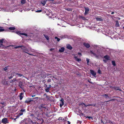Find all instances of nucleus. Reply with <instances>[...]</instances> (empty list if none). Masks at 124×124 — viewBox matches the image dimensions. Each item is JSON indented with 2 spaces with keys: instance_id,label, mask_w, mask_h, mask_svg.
I'll use <instances>...</instances> for the list:
<instances>
[{
  "instance_id": "aec40b11",
  "label": "nucleus",
  "mask_w": 124,
  "mask_h": 124,
  "mask_svg": "<svg viewBox=\"0 0 124 124\" xmlns=\"http://www.w3.org/2000/svg\"><path fill=\"white\" fill-rule=\"evenodd\" d=\"M26 2L25 0H22L21 1V3L22 5L25 4Z\"/></svg>"
},
{
  "instance_id": "4468645a",
  "label": "nucleus",
  "mask_w": 124,
  "mask_h": 124,
  "mask_svg": "<svg viewBox=\"0 0 124 124\" xmlns=\"http://www.w3.org/2000/svg\"><path fill=\"white\" fill-rule=\"evenodd\" d=\"M52 97V96H46V98H47V100H49L50 101H51L52 100L51 98Z\"/></svg>"
},
{
  "instance_id": "0e129e2a",
  "label": "nucleus",
  "mask_w": 124,
  "mask_h": 124,
  "mask_svg": "<svg viewBox=\"0 0 124 124\" xmlns=\"http://www.w3.org/2000/svg\"><path fill=\"white\" fill-rule=\"evenodd\" d=\"M44 95H46V96H47V95L46 93H45L44 94Z\"/></svg>"
},
{
  "instance_id": "69168bd1",
  "label": "nucleus",
  "mask_w": 124,
  "mask_h": 124,
  "mask_svg": "<svg viewBox=\"0 0 124 124\" xmlns=\"http://www.w3.org/2000/svg\"><path fill=\"white\" fill-rule=\"evenodd\" d=\"M51 87V85H49V87H49V88H50Z\"/></svg>"
},
{
  "instance_id": "338daca9",
  "label": "nucleus",
  "mask_w": 124,
  "mask_h": 124,
  "mask_svg": "<svg viewBox=\"0 0 124 124\" xmlns=\"http://www.w3.org/2000/svg\"><path fill=\"white\" fill-rule=\"evenodd\" d=\"M35 96V95H32L31 96L32 97H33Z\"/></svg>"
},
{
  "instance_id": "13d9d810",
  "label": "nucleus",
  "mask_w": 124,
  "mask_h": 124,
  "mask_svg": "<svg viewBox=\"0 0 124 124\" xmlns=\"http://www.w3.org/2000/svg\"><path fill=\"white\" fill-rule=\"evenodd\" d=\"M110 100L109 101H106V102H109V101H111V100Z\"/></svg>"
},
{
  "instance_id": "79ce46f5",
  "label": "nucleus",
  "mask_w": 124,
  "mask_h": 124,
  "mask_svg": "<svg viewBox=\"0 0 124 124\" xmlns=\"http://www.w3.org/2000/svg\"><path fill=\"white\" fill-rule=\"evenodd\" d=\"M16 75H18V76H23V75H21V74H19L18 73H17L16 74Z\"/></svg>"
},
{
  "instance_id": "72a5a7b5",
  "label": "nucleus",
  "mask_w": 124,
  "mask_h": 124,
  "mask_svg": "<svg viewBox=\"0 0 124 124\" xmlns=\"http://www.w3.org/2000/svg\"><path fill=\"white\" fill-rule=\"evenodd\" d=\"M20 46V47H21L22 49H24V48H25V47L23 46Z\"/></svg>"
},
{
  "instance_id": "a211bd4d",
  "label": "nucleus",
  "mask_w": 124,
  "mask_h": 124,
  "mask_svg": "<svg viewBox=\"0 0 124 124\" xmlns=\"http://www.w3.org/2000/svg\"><path fill=\"white\" fill-rule=\"evenodd\" d=\"M113 89H115L116 90H119V91L121 90L120 89H119V88L118 87H113Z\"/></svg>"
},
{
  "instance_id": "4be33fe9",
  "label": "nucleus",
  "mask_w": 124,
  "mask_h": 124,
  "mask_svg": "<svg viewBox=\"0 0 124 124\" xmlns=\"http://www.w3.org/2000/svg\"><path fill=\"white\" fill-rule=\"evenodd\" d=\"M44 35L45 38L47 40H49V37L48 36L45 34H44Z\"/></svg>"
},
{
  "instance_id": "37998d69",
  "label": "nucleus",
  "mask_w": 124,
  "mask_h": 124,
  "mask_svg": "<svg viewBox=\"0 0 124 124\" xmlns=\"http://www.w3.org/2000/svg\"><path fill=\"white\" fill-rule=\"evenodd\" d=\"M66 9L68 11H70L71 10V9L70 8H68L67 9Z\"/></svg>"
},
{
  "instance_id": "4d7b16f0",
  "label": "nucleus",
  "mask_w": 124,
  "mask_h": 124,
  "mask_svg": "<svg viewBox=\"0 0 124 124\" xmlns=\"http://www.w3.org/2000/svg\"><path fill=\"white\" fill-rule=\"evenodd\" d=\"M68 124H70V123L69 121H68Z\"/></svg>"
},
{
  "instance_id": "20e7f679",
  "label": "nucleus",
  "mask_w": 124,
  "mask_h": 124,
  "mask_svg": "<svg viewBox=\"0 0 124 124\" xmlns=\"http://www.w3.org/2000/svg\"><path fill=\"white\" fill-rule=\"evenodd\" d=\"M90 53L93 54L94 56L96 58H99V55L93 53L92 51H90Z\"/></svg>"
},
{
  "instance_id": "2f4dec72",
  "label": "nucleus",
  "mask_w": 124,
  "mask_h": 124,
  "mask_svg": "<svg viewBox=\"0 0 124 124\" xmlns=\"http://www.w3.org/2000/svg\"><path fill=\"white\" fill-rule=\"evenodd\" d=\"M86 60L87 62V65H88L89 64V59L88 58H87Z\"/></svg>"
},
{
  "instance_id": "680f3d73",
  "label": "nucleus",
  "mask_w": 124,
  "mask_h": 124,
  "mask_svg": "<svg viewBox=\"0 0 124 124\" xmlns=\"http://www.w3.org/2000/svg\"><path fill=\"white\" fill-rule=\"evenodd\" d=\"M28 54L30 55H33V54H30V53H29Z\"/></svg>"
},
{
  "instance_id": "4c0bfd02",
  "label": "nucleus",
  "mask_w": 124,
  "mask_h": 124,
  "mask_svg": "<svg viewBox=\"0 0 124 124\" xmlns=\"http://www.w3.org/2000/svg\"><path fill=\"white\" fill-rule=\"evenodd\" d=\"M98 73L99 74L101 73V70H100L99 69L98 70Z\"/></svg>"
},
{
  "instance_id": "a878e982",
  "label": "nucleus",
  "mask_w": 124,
  "mask_h": 124,
  "mask_svg": "<svg viewBox=\"0 0 124 124\" xmlns=\"http://www.w3.org/2000/svg\"><path fill=\"white\" fill-rule=\"evenodd\" d=\"M49 87H47L45 89V90L46 92H48L49 91Z\"/></svg>"
},
{
  "instance_id": "ea45409f",
  "label": "nucleus",
  "mask_w": 124,
  "mask_h": 124,
  "mask_svg": "<svg viewBox=\"0 0 124 124\" xmlns=\"http://www.w3.org/2000/svg\"><path fill=\"white\" fill-rule=\"evenodd\" d=\"M7 67H6L4 68V70L5 71H7Z\"/></svg>"
},
{
  "instance_id": "e433bc0d",
  "label": "nucleus",
  "mask_w": 124,
  "mask_h": 124,
  "mask_svg": "<svg viewBox=\"0 0 124 124\" xmlns=\"http://www.w3.org/2000/svg\"><path fill=\"white\" fill-rule=\"evenodd\" d=\"M51 81V79H49L47 80V82H50Z\"/></svg>"
},
{
  "instance_id": "cd10ccee",
  "label": "nucleus",
  "mask_w": 124,
  "mask_h": 124,
  "mask_svg": "<svg viewBox=\"0 0 124 124\" xmlns=\"http://www.w3.org/2000/svg\"><path fill=\"white\" fill-rule=\"evenodd\" d=\"M103 96H105V97L106 98H107L108 97V95L105 94H104Z\"/></svg>"
},
{
  "instance_id": "0eeeda50",
  "label": "nucleus",
  "mask_w": 124,
  "mask_h": 124,
  "mask_svg": "<svg viewBox=\"0 0 124 124\" xmlns=\"http://www.w3.org/2000/svg\"><path fill=\"white\" fill-rule=\"evenodd\" d=\"M47 0H42L41 1V3L43 4V6H44L46 4Z\"/></svg>"
},
{
  "instance_id": "6e6d98bb",
  "label": "nucleus",
  "mask_w": 124,
  "mask_h": 124,
  "mask_svg": "<svg viewBox=\"0 0 124 124\" xmlns=\"http://www.w3.org/2000/svg\"><path fill=\"white\" fill-rule=\"evenodd\" d=\"M48 1H52V2H53L54 1V0H47Z\"/></svg>"
},
{
  "instance_id": "2eb2a0df",
  "label": "nucleus",
  "mask_w": 124,
  "mask_h": 124,
  "mask_svg": "<svg viewBox=\"0 0 124 124\" xmlns=\"http://www.w3.org/2000/svg\"><path fill=\"white\" fill-rule=\"evenodd\" d=\"M67 48L68 49L71 50L72 49V47L70 45H68L67 46Z\"/></svg>"
},
{
  "instance_id": "5701e85b",
  "label": "nucleus",
  "mask_w": 124,
  "mask_h": 124,
  "mask_svg": "<svg viewBox=\"0 0 124 124\" xmlns=\"http://www.w3.org/2000/svg\"><path fill=\"white\" fill-rule=\"evenodd\" d=\"M38 121L39 122L41 123V124H42L43 122V120L42 119H38Z\"/></svg>"
},
{
  "instance_id": "6ab92c4d",
  "label": "nucleus",
  "mask_w": 124,
  "mask_h": 124,
  "mask_svg": "<svg viewBox=\"0 0 124 124\" xmlns=\"http://www.w3.org/2000/svg\"><path fill=\"white\" fill-rule=\"evenodd\" d=\"M39 108L40 109H42V108H45V107H44V105L43 104H41L40 105V106L39 107Z\"/></svg>"
},
{
  "instance_id": "603ef678",
  "label": "nucleus",
  "mask_w": 124,
  "mask_h": 124,
  "mask_svg": "<svg viewBox=\"0 0 124 124\" xmlns=\"http://www.w3.org/2000/svg\"><path fill=\"white\" fill-rule=\"evenodd\" d=\"M108 123H112V122L110 120H109L108 121Z\"/></svg>"
},
{
  "instance_id": "f704fd0d",
  "label": "nucleus",
  "mask_w": 124,
  "mask_h": 124,
  "mask_svg": "<svg viewBox=\"0 0 124 124\" xmlns=\"http://www.w3.org/2000/svg\"><path fill=\"white\" fill-rule=\"evenodd\" d=\"M25 110V109H22L20 110V111H21L22 112H24Z\"/></svg>"
},
{
  "instance_id": "c756f323",
  "label": "nucleus",
  "mask_w": 124,
  "mask_h": 124,
  "mask_svg": "<svg viewBox=\"0 0 124 124\" xmlns=\"http://www.w3.org/2000/svg\"><path fill=\"white\" fill-rule=\"evenodd\" d=\"M104 57L106 59H107V60H108V56L107 55H106Z\"/></svg>"
},
{
  "instance_id": "f257e3e1",
  "label": "nucleus",
  "mask_w": 124,
  "mask_h": 124,
  "mask_svg": "<svg viewBox=\"0 0 124 124\" xmlns=\"http://www.w3.org/2000/svg\"><path fill=\"white\" fill-rule=\"evenodd\" d=\"M38 97H36L35 98H27V99L25 100V103H26L27 104H28L31 101H33V99H36V98H38Z\"/></svg>"
},
{
  "instance_id": "412c9836",
  "label": "nucleus",
  "mask_w": 124,
  "mask_h": 124,
  "mask_svg": "<svg viewBox=\"0 0 124 124\" xmlns=\"http://www.w3.org/2000/svg\"><path fill=\"white\" fill-rule=\"evenodd\" d=\"M74 57L76 61L78 62H79V61L81 60V59L79 58H78L76 56L75 57Z\"/></svg>"
},
{
  "instance_id": "423d86ee",
  "label": "nucleus",
  "mask_w": 124,
  "mask_h": 124,
  "mask_svg": "<svg viewBox=\"0 0 124 124\" xmlns=\"http://www.w3.org/2000/svg\"><path fill=\"white\" fill-rule=\"evenodd\" d=\"M90 71L91 74H92V75L94 77L95 76L96 74V73L94 71L92 70H90Z\"/></svg>"
},
{
  "instance_id": "dca6fc26",
  "label": "nucleus",
  "mask_w": 124,
  "mask_h": 124,
  "mask_svg": "<svg viewBox=\"0 0 124 124\" xmlns=\"http://www.w3.org/2000/svg\"><path fill=\"white\" fill-rule=\"evenodd\" d=\"M6 40H5V39H2L0 40V43H5Z\"/></svg>"
},
{
  "instance_id": "a18cd8bd",
  "label": "nucleus",
  "mask_w": 124,
  "mask_h": 124,
  "mask_svg": "<svg viewBox=\"0 0 124 124\" xmlns=\"http://www.w3.org/2000/svg\"><path fill=\"white\" fill-rule=\"evenodd\" d=\"M20 46H16V47H15V48H18L20 47Z\"/></svg>"
},
{
  "instance_id": "8fccbe9b",
  "label": "nucleus",
  "mask_w": 124,
  "mask_h": 124,
  "mask_svg": "<svg viewBox=\"0 0 124 124\" xmlns=\"http://www.w3.org/2000/svg\"><path fill=\"white\" fill-rule=\"evenodd\" d=\"M12 78V77L11 76H10L9 77H8V78H9V79H11Z\"/></svg>"
},
{
  "instance_id": "052dcab7",
  "label": "nucleus",
  "mask_w": 124,
  "mask_h": 124,
  "mask_svg": "<svg viewBox=\"0 0 124 124\" xmlns=\"http://www.w3.org/2000/svg\"><path fill=\"white\" fill-rule=\"evenodd\" d=\"M35 124H39L38 123H37V122H35Z\"/></svg>"
},
{
  "instance_id": "5fc2aeb1",
  "label": "nucleus",
  "mask_w": 124,
  "mask_h": 124,
  "mask_svg": "<svg viewBox=\"0 0 124 124\" xmlns=\"http://www.w3.org/2000/svg\"><path fill=\"white\" fill-rule=\"evenodd\" d=\"M101 123H103L104 124V122H103V121L102 120V119H101Z\"/></svg>"
},
{
  "instance_id": "393cba45",
  "label": "nucleus",
  "mask_w": 124,
  "mask_h": 124,
  "mask_svg": "<svg viewBox=\"0 0 124 124\" xmlns=\"http://www.w3.org/2000/svg\"><path fill=\"white\" fill-rule=\"evenodd\" d=\"M3 28V27L0 26V32L3 31H5V30Z\"/></svg>"
},
{
  "instance_id": "c85d7f7f",
  "label": "nucleus",
  "mask_w": 124,
  "mask_h": 124,
  "mask_svg": "<svg viewBox=\"0 0 124 124\" xmlns=\"http://www.w3.org/2000/svg\"><path fill=\"white\" fill-rule=\"evenodd\" d=\"M112 64L114 66H115L116 65V64L115 62L114 61H112Z\"/></svg>"
},
{
  "instance_id": "1a4fd4ad",
  "label": "nucleus",
  "mask_w": 124,
  "mask_h": 124,
  "mask_svg": "<svg viewBox=\"0 0 124 124\" xmlns=\"http://www.w3.org/2000/svg\"><path fill=\"white\" fill-rule=\"evenodd\" d=\"M85 15L87 14L89 11V9L88 8H85Z\"/></svg>"
},
{
  "instance_id": "7c9ffc66",
  "label": "nucleus",
  "mask_w": 124,
  "mask_h": 124,
  "mask_svg": "<svg viewBox=\"0 0 124 124\" xmlns=\"http://www.w3.org/2000/svg\"><path fill=\"white\" fill-rule=\"evenodd\" d=\"M81 17L84 20H85L86 19L83 16H81Z\"/></svg>"
},
{
  "instance_id": "09e8293b",
  "label": "nucleus",
  "mask_w": 124,
  "mask_h": 124,
  "mask_svg": "<svg viewBox=\"0 0 124 124\" xmlns=\"http://www.w3.org/2000/svg\"><path fill=\"white\" fill-rule=\"evenodd\" d=\"M78 55H80L81 56L82 55V54H81L79 52H78Z\"/></svg>"
},
{
  "instance_id": "a19ab883",
  "label": "nucleus",
  "mask_w": 124,
  "mask_h": 124,
  "mask_svg": "<svg viewBox=\"0 0 124 124\" xmlns=\"http://www.w3.org/2000/svg\"><path fill=\"white\" fill-rule=\"evenodd\" d=\"M59 120H62V117H60L59 118ZM62 120H64V119H62Z\"/></svg>"
},
{
  "instance_id": "f03ea898",
  "label": "nucleus",
  "mask_w": 124,
  "mask_h": 124,
  "mask_svg": "<svg viewBox=\"0 0 124 124\" xmlns=\"http://www.w3.org/2000/svg\"><path fill=\"white\" fill-rule=\"evenodd\" d=\"M2 123L4 124H6L8 123V121L7 120V118H5L3 119L2 120Z\"/></svg>"
},
{
  "instance_id": "f3484780",
  "label": "nucleus",
  "mask_w": 124,
  "mask_h": 124,
  "mask_svg": "<svg viewBox=\"0 0 124 124\" xmlns=\"http://www.w3.org/2000/svg\"><path fill=\"white\" fill-rule=\"evenodd\" d=\"M96 105V104H88V105H85V106L87 107L88 106H93L94 107V106H95Z\"/></svg>"
},
{
  "instance_id": "39448f33",
  "label": "nucleus",
  "mask_w": 124,
  "mask_h": 124,
  "mask_svg": "<svg viewBox=\"0 0 124 124\" xmlns=\"http://www.w3.org/2000/svg\"><path fill=\"white\" fill-rule=\"evenodd\" d=\"M83 45L86 47L87 48H88L90 47V45L88 43L84 42L83 43Z\"/></svg>"
},
{
  "instance_id": "3c124183",
  "label": "nucleus",
  "mask_w": 124,
  "mask_h": 124,
  "mask_svg": "<svg viewBox=\"0 0 124 124\" xmlns=\"http://www.w3.org/2000/svg\"><path fill=\"white\" fill-rule=\"evenodd\" d=\"M23 114V113H20L19 114V115L21 116Z\"/></svg>"
},
{
  "instance_id": "c9c22d12",
  "label": "nucleus",
  "mask_w": 124,
  "mask_h": 124,
  "mask_svg": "<svg viewBox=\"0 0 124 124\" xmlns=\"http://www.w3.org/2000/svg\"><path fill=\"white\" fill-rule=\"evenodd\" d=\"M42 11V10H38L37 11H36V12H41Z\"/></svg>"
},
{
  "instance_id": "e2e57ef3",
  "label": "nucleus",
  "mask_w": 124,
  "mask_h": 124,
  "mask_svg": "<svg viewBox=\"0 0 124 124\" xmlns=\"http://www.w3.org/2000/svg\"><path fill=\"white\" fill-rule=\"evenodd\" d=\"M114 12H112L111 13V14H114Z\"/></svg>"
},
{
  "instance_id": "bb28decb",
  "label": "nucleus",
  "mask_w": 124,
  "mask_h": 124,
  "mask_svg": "<svg viewBox=\"0 0 124 124\" xmlns=\"http://www.w3.org/2000/svg\"><path fill=\"white\" fill-rule=\"evenodd\" d=\"M15 29V27H10L9 28V30H14Z\"/></svg>"
},
{
  "instance_id": "774afa93",
  "label": "nucleus",
  "mask_w": 124,
  "mask_h": 124,
  "mask_svg": "<svg viewBox=\"0 0 124 124\" xmlns=\"http://www.w3.org/2000/svg\"><path fill=\"white\" fill-rule=\"evenodd\" d=\"M4 103H4H1V104H3Z\"/></svg>"
},
{
  "instance_id": "c03bdc74",
  "label": "nucleus",
  "mask_w": 124,
  "mask_h": 124,
  "mask_svg": "<svg viewBox=\"0 0 124 124\" xmlns=\"http://www.w3.org/2000/svg\"><path fill=\"white\" fill-rule=\"evenodd\" d=\"M87 117L89 119H90V118H92V117L91 116H87Z\"/></svg>"
},
{
  "instance_id": "bf43d9fd",
  "label": "nucleus",
  "mask_w": 124,
  "mask_h": 124,
  "mask_svg": "<svg viewBox=\"0 0 124 124\" xmlns=\"http://www.w3.org/2000/svg\"><path fill=\"white\" fill-rule=\"evenodd\" d=\"M58 38L57 37H55V39H57Z\"/></svg>"
},
{
  "instance_id": "ddd939ff",
  "label": "nucleus",
  "mask_w": 124,
  "mask_h": 124,
  "mask_svg": "<svg viewBox=\"0 0 124 124\" xmlns=\"http://www.w3.org/2000/svg\"><path fill=\"white\" fill-rule=\"evenodd\" d=\"M96 19L97 21H103L102 19L101 18V17H97L96 18Z\"/></svg>"
},
{
  "instance_id": "49530a36",
  "label": "nucleus",
  "mask_w": 124,
  "mask_h": 124,
  "mask_svg": "<svg viewBox=\"0 0 124 124\" xmlns=\"http://www.w3.org/2000/svg\"><path fill=\"white\" fill-rule=\"evenodd\" d=\"M54 49V48H51L50 49V51H52V50Z\"/></svg>"
},
{
  "instance_id": "6e6552de",
  "label": "nucleus",
  "mask_w": 124,
  "mask_h": 124,
  "mask_svg": "<svg viewBox=\"0 0 124 124\" xmlns=\"http://www.w3.org/2000/svg\"><path fill=\"white\" fill-rule=\"evenodd\" d=\"M16 33L17 34H19L20 35H25L26 36H27V35L25 33H20V31H18L16 32Z\"/></svg>"
},
{
  "instance_id": "f8f14e48",
  "label": "nucleus",
  "mask_w": 124,
  "mask_h": 124,
  "mask_svg": "<svg viewBox=\"0 0 124 124\" xmlns=\"http://www.w3.org/2000/svg\"><path fill=\"white\" fill-rule=\"evenodd\" d=\"M23 83L22 82H19V86L20 87L23 89V86H22Z\"/></svg>"
},
{
  "instance_id": "9b49d317",
  "label": "nucleus",
  "mask_w": 124,
  "mask_h": 124,
  "mask_svg": "<svg viewBox=\"0 0 124 124\" xmlns=\"http://www.w3.org/2000/svg\"><path fill=\"white\" fill-rule=\"evenodd\" d=\"M64 48L63 47H62L59 50L60 52H64Z\"/></svg>"
},
{
  "instance_id": "de8ad7c7",
  "label": "nucleus",
  "mask_w": 124,
  "mask_h": 124,
  "mask_svg": "<svg viewBox=\"0 0 124 124\" xmlns=\"http://www.w3.org/2000/svg\"><path fill=\"white\" fill-rule=\"evenodd\" d=\"M60 39L59 38H58L57 39V41H60Z\"/></svg>"
},
{
  "instance_id": "7ed1b4c3",
  "label": "nucleus",
  "mask_w": 124,
  "mask_h": 124,
  "mask_svg": "<svg viewBox=\"0 0 124 124\" xmlns=\"http://www.w3.org/2000/svg\"><path fill=\"white\" fill-rule=\"evenodd\" d=\"M61 101V102L60 103V107H61L62 106L64 105V99L63 98H61L60 100Z\"/></svg>"
},
{
  "instance_id": "864d4df0",
  "label": "nucleus",
  "mask_w": 124,
  "mask_h": 124,
  "mask_svg": "<svg viewBox=\"0 0 124 124\" xmlns=\"http://www.w3.org/2000/svg\"><path fill=\"white\" fill-rule=\"evenodd\" d=\"M81 105H84L85 106V103H81Z\"/></svg>"
},
{
  "instance_id": "b1692460",
  "label": "nucleus",
  "mask_w": 124,
  "mask_h": 124,
  "mask_svg": "<svg viewBox=\"0 0 124 124\" xmlns=\"http://www.w3.org/2000/svg\"><path fill=\"white\" fill-rule=\"evenodd\" d=\"M116 26L117 27H119V26L118 21H116Z\"/></svg>"
},
{
  "instance_id": "473e14b6",
  "label": "nucleus",
  "mask_w": 124,
  "mask_h": 124,
  "mask_svg": "<svg viewBox=\"0 0 124 124\" xmlns=\"http://www.w3.org/2000/svg\"><path fill=\"white\" fill-rule=\"evenodd\" d=\"M15 81V79H13L12 80H11L10 81V83L13 82H14Z\"/></svg>"
},
{
  "instance_id": "58836bf2",
  "label": "nucleus",
  "mask_w": 124,
  "mask_h": 124,
  "mask_svg": "<svg viewBox=\"0 0 124 124\" xmlns=\"http://www.w3.org/2000/svg\"><path fill=\"white\" fill-rule=\"evenodd\" d=\"M5 46V45L3 44V43H1V44L0 45V47L2 46Z\"/></svg>"
},
{
  "instance_id": "9d476101",
  "label": "nucleus",
  "mask_w": 124,
  "mask_h": 124,
  "mask_svg": "<svg viewBox=\"0 0 124 124\" xmlns=\"http://www.w3.org/2000/svg\"><path fill=\"white\" fill-rule=\"evenodd\" d=\"M23 93H20V94L19 95V97L20 98V100H21L22 99L23 97L22 96L23 95Z\"/></svg>"
}]
</instances>
